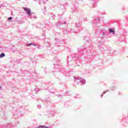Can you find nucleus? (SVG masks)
I'll use <instances>...</instances> for the list:
<instances>
[{
    "label": "nucleus",
    "mask_w": 128,
    "mask_h": 128,
    "mask_svg": "<svg viewBox=\"0 0 128 128\" xmlns=\"http://www.w3.org/2000/svg\"><path fill=\"white\" fill-rule=\"evenodd\" d=\"M23 9L25 12H27V14H28V16H30V9L26 8H23Z\"/></svg>",
    "instance_id": "nucleus-1"
},
{
    "label": "nucleus",
    "mask_w": 128,
    "mask_h": 128,
    "mask_svg": "<svg viewBox=\"0 0 128 128\" xmlns=\"http://www.w3.org/2000/svg\"><path fill=\"white\" fill-rule=\"evenodd\" d=\"M36 128H48V127L46 126H39L38 127Z\"/></svg>",
    "instance_id": "nucleus-2"
},
{
    "label": "nucleus",
    "mask_w": 128,
    "mask_h": 128,
    "mask_svg": "<svg viewBox=\"0 0 128 128\" xmlns=\"http://www.w3.org/2000/svg\"><path fill=\"white\" fill-rule=\"evenodd\" d=\"M6 56V54H4V53H2L0 54V58H4V56Z\"/></svg>",
    "instance_id": "nucleus-3"
},
{
    "label": "nucleus",
    "mask_w": 128,
    "mask_h": 128,
    "mask_svg": "<svg viewBox=\"0 0 128 128\" xmlns=\"http://www.w3.org/2000/svg\"><path fill=\"white\" fill-rule=\"evenodd\" d=\"M109 32H114V30H112L111 28H110L109 29Z\"/></svg>",
    "instance_id": "nucleus-4"
},
{
    "label": "nucleus",
    "mask_w": 128,
    "mask_h": 128,
    "mask_svg": "<svg viewBox=\"0 0 128 128\" xmlns=\"http://www.w3.org/2000/svg\"><path fill=\"white\" fill-rule=\"evenodd\" d=\"M8 20H12V17H10L8 18Z\"/></svg>",
    "instance_id": "nucleus-5"
},
{
    "label": "nucleus",
    "mask_w": 128,
    "mask_h": 128,
    "mask_svg": "<svg viewBox=\"0 0 128 128\" xmlns=\"http://www.w3.org/2000/svg\"><path fill=\"white\" fill-rule=\"evenodd\" d=\"M28 46H32V44H29L27 45Z\"/></svg>",
    "instance_id": "nucleus-6"
},
{
    "label": "nucleus",
    "mask_w": 128,
    "mask_h": 128,
    "mask_svg": "<svg viewBox=\"0 0 128 128\" xmlns=\"http://www.w3.org/2000/svg\"><path fill=\"white\" fill-rule=\"evenodd\" d=\"M0 88H1V87H0Z\"/></svg>",
    "instance_id": "nucleus-7"
}]
</instances>
